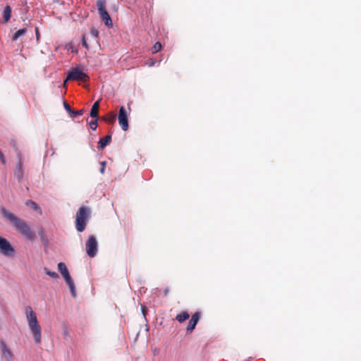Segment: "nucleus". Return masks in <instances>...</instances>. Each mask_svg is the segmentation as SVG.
Returning a JSON list of instances; mask_svg holds the SVG:
<instances>
[{"label":"nucleus","mask_w":361,"mask_h":361,"mask_svg":"<svg viewBox=\"0 0 361 361\" xmlns=\"http://www.w3.org/2000/svg\"><path fill=\"white\" fill-rule=\"evenodd\" d=\"M0 213L2 217L8 221L21 235L30 240H33L35 238V233L24 220L18 218L4 207L1 209Z\"/></svg>","instance_id":"1"},{"label":"nucleus","mask_w":361,"mask_h":361,"mask_svg":"<svg viewBox=\"0 0 361 361\" xmlns=\"http://www.w3.org/2000/svg\"><path fill=\"white\" fill-rule=\"evenodd\" d=\"M25 314L29 328L33 334L35 342L39 344L41 343L42 336L41 327L38 322L37 315L30 306L25 307Z\"/></svg>","instance_id":"2"},{"label":"nucleus","mask_w":361,"mask_h":361,"mask_svg":"<svg viewBox=\"0 0 361 361\" xmlns=\"http://www.w3.org/2000/svg\"><path fill=\"white\" fill-rule=\"evenodd\" d=\"M90 215V209L87 207H81L76 213L75 227L78 232H82L86 227Z\"/></svg>","instance_id":"3"},{"label":"nucleus","mask_w":361,"mask_h":361,"mask_svg":"<svg viewBox=\"0 0 361 361\" xmlns=\"http://www.w3.org/2000/svg\"><path fill=\"white\" fill-rule=\"evenodd\" d=\"M90 80V77L82 71L80 68H73L70 70L63 85L65 86L67 81L75 80L80 82H87Z\"/></svg>","instance_id":"4"},{"label":"nucleus","mask_w":361,"mask_h":361,"mask_svg":"<svg viewBox=\"0 0 361 361\" xmlns=\"http://www.w3.org/2000/svg\"><path fill=\"white\" fill-rule=\"evenodd\" d=\"M106 0H97V6L102 20L107 27H112V20L106 9Z\"/></svg>","instance_id":"5"},{"label":"nucleus","mask_w":361,"mask_h":361,"mask_svg":"<svg viewBox=\"0 0 361 361\" xmlns=\"http://www.w3.org/2000/svg\"><path fill=\"white\" fill-rule=\"evenodd\" d=\"M98 243L94 235H90L85 244V249L87 255L90 257H94L97 253Z\"/></svg>","instance_id":"6"},{"label":"nucleus","mask_w":361,"mask_h":361,"mask_svg":"<svg viewBox=\"0 0 361 361\" xmlns=\"http://www.w3.org/2000/svg\"><path fill=\"white\" fill-rule=\"evenodd\" d=\"M0 252L5 256H12L15 253V250L9 241L0 236Z\"/></svg>","instance_id":"7"},{"label":"nucleus","mask_w":361,"mask_h":361,"mask_svg":"<svg viewBox=\"0 0 361 361\" xmlns=\"http://www.w3.org/2000/svg\"><path fill=\"white\" fill-rule=\"evenodd\" d=\"M2 361H13V354L4 341H0Z\"/></svg>","instance_id":"8"},{"label":"nucleus","mask_w":361,"mask_h":361,"mask_svg":"<svg viewBox=\"0 0 361 361\" xmlns=\"http://www.w3.org/2000/svg\"><path fill=\"white\" fill-rule=\"evenodd\" d=\"M118 119L122 130L126 131L128 129V114L124 106H121Z\"/></svg>","instance_id":"9"},{"label":"nucleus","mask_w":361,"mask_h":361,"mask_svg":"<svg viewBox=\"0 0 361 361\" xmlns=\"http://www.w3.org/2000/svg\"><path fill=\"white\" fill-rule=\"evenodd\" d=\"M200 315L201 313L200 312H196L194 314L192 315V317L190 319L186 328L187 334H190L193 331L200 318Z\"/></svg>","instance_id":"10"},{"label":"nucleus","mask_w":361,"mask_h":361,"mask_svg":"<svg viewBox=\"0 0 361 361\" xmlns=\"http://www.w3.org/2000/svg\"><path fill=\"white\" fill-rule=\"evenodd\" d=\"M62 276H63L64 280L66 281V282L67 283V284L68 285V286L70 288L71 295L73 297H75L76 293H75L74 283L69 274V272L67 271L65 274H63Z\"/></svg>","instance_id":"11"},{"label":"nucleus","mask_w":361,"mask_h":361,"mask_svg":"<svg viewBox=\"0 0 361 361\" xmlns=\"http://www.w3.org/2000/svg\"><path fill=\"white\" fill-rule=\"evenodd\" d=\"M62 276H63L64 280L66 281V282L67 283V284L68 285V286L70 288L71 295L73 297H75L76 293H75L74 283L69 274V272L67 271L65 274H63Z\"/></svg>","instance_id":"12"},{"label":"nucleus","mask_w":361,"mask_h":361,"mask_svg":"<svg viewBox=\"0 0 361 361\" xmlns=\"http://www.w3.org/2000/svg\"><path fill=\"white\" fill-rule=\"evenodd\" d=\"M18 157H19V161L16 165V170L14 172V176L17 179L20 180L23 176V161H22V157H21L20 154H18Z\"/></svg>","instance_id":"13"},{"label":"nucleus","mask_w":361,"mask_h":361,"mask_svg":"<svg viewBox=\"0 0 361 361\" xmlns=\"http://www.w3.org/2000/svg\"><path fill=\"white\" fill-rule=\"evenodd\" d=\"M111 140V136L108 135L99 140L97 145L99 149H104Z\"/></svg>","instance_id":"14"},{"label":"nucleus","mask_w":361,"mask_h":361,"mask_svg":"<svg viewBox=\"0 0 361 361\" xmlns=\"http://www.w3.org/2000/svg\"><path fill=\"white\" fill-rule=\"evenodd\" d=\"M99 109V101L95 102L90 110V116L92 118H98V112Z\"/></svg>","instance_id":"15"},{"label":"nucleus","mask_w":361,"mask_h":361,"mask_svg":"<svg viewBox=\"0 0 361 361\" xmlns=\"http://www.w3.org/2000/svg\"><path fill=\"white\" fill-rule=\"evenodd\" d=\"M116 115L113 112H110V113L107 114L106 116H104L102 118V119L104 121H105L106 123H108L109 124L114 123L116 121Z\"/></svg>","instance_id":"16"},{"label":"nucleus","mask_w":361,"mask_h":361,"mask_svg":"<svg viewBox=\"0 0 361 361\" xmlns=\"http://www.w3.org/2000/svg\"><path fill=\"white\" fill-rule=\"evenodd\" d=\"M190 317V314L188 313V312L186 311H183L182 312H180V314H177L176 317V319L180 322V323H183L184 322L185 320H187L188 319H189Z\"/></svg>","instance_id":"17"},{"label":"nucleus","mask_w":361,"mask_h":361,"mask_svg":"<svg viewBox=\"0 0 361 361\" xmlns=\"http://www.w3.org/2000/svg\"><path fill=\"white\" fill-rule=\"evenodd\" d=\"M11 17V7L8 5H7L4 10L3 13V18L4 21L6 23L8 22Z\"/></svg>","instance_id":"18"},{"label":"nucleus","mask_w":361,"mask_h":361,"mask_svg":"<svg viewBox=\"0 0 361 361\" xmlns=\"http://www.w3.org/2000/svg\"><path fill=\"white\" fill-rule=\"evenodd\" d=\"M26 32H27L26 28L20 29L19 30H18L17 32H16L13 34L12 39L13 41H16L20 37L24 35Z\"/></svg>","instance_id":"19"},{"label":"nucleus","mask_w":361,"mask_h":361,"mask_svg":"<svg viewBox=\"0 0 361 361\" xmlns=\"http://www.w3.org/2000/svg\"><path fill=\"white\" fill-rule=\"evenodd\" d=\"M25 204L27 206V207H31L32 209H33L35 211H39L41 212V209L39 208V207L37 204L36 202H35L34 201L32 200H27L25 203Z\"/></svg>","instance_id":"20"},{"label":"nucleus","mask_w":361,"mask_h":361,"mask_svg":"<svg viewBox=\"0 0 361 361\" xmlns=\"http://www.w3.org/2000/svg\"><path fill=\"white\" fill-rule=\"evenodd\" d=\"M58 269L62 275L68 271L66 265L63 262H60L58 264Z\"/></svg>","instance_id":"21"},{"label":"nucleus","mask_w":361,"mask_h":361,"mask_svg":"<svg viewBox=\"0 0 361 361\" xmlns=\"http://www.w3.org/2000/svg\"><path fill=\"white\" fill-rule=\"evenodd\" d=\"M161 47H162V46L160 42H156L152 49V54L157 53L159 51H160L161 49Z\"/></svg>","instance_id":"22"},{"label":"nucleus","mask_w":361,"mask_h":361,"mask_svg":"<svg viewBox=\"0 0 361 361\" xmlns=\"http://www.w3.org/2000/svg\"><path fill=\"white\" fill-rule=\"evenodd\" d=\"M44 271L47 275H49V276H51L53 279H57L59 277V274L56 272L51 271L50 270H49L47 268H44Z\"/></svg>","instance_id":"23"},{"label":"nucleus","mask_w":361,"mask_h":361,"mask_svg":"<svg viewBox=\"0 0 361 361\" xmlns=\"http://www.w3.org/2000/svg\"><path fill=\"white\" fill-rule=\"evenodd\" d=\"M90 127L93 130H95L97 127V118H94V120L91 121L90 122Z\"/></svg>","instance_id":"24"},{"label":"nucleus","mask_w":361,"mask_h":361,"mask_svg":"<svg viewBox=\"0 0 361 361\" xmlns=\"http://www.w3.org/2000/svg\"><path fill=\"white\" fill-rule=\"evenodd\" d=\"M85 112V110L84 109H80V110H78V111H72L71 114H73L74 116H81L84 114Z\"/></svg>","instance_id":"25"},{"label":"nucleus","mask_w":361,"mask_h":361,"mask_svg":"<svg viewBox=\"0 0 361 361\" xmlns=\"http://www.w3.org/2000/svg\"><path fill=\"white\" fill-rule=\"evenodd\" d=\"M63 106L65 109L71 114L73 110L71 109V106L64 101L63 102Z\"/></svg>","instance_id":"26"},{"label":"nucleus","mask_w":361,"mask_h":361,"mask_svg":"<svg viewBox=\"0 0 361 361\" xmlns=\"http://www.w3.org/2000/svg\"><path fill=\"white\" fill-rule=\"evenodd\" d=\"M105 169V162L102 163V167L100 169V171L102 173H104Z\"/></svg>","instance_id":"27"},{"label":"nucleus","mask_w":361,"mask_h":361,"mask_svg":"<svg viewBox=\"0 0 361 361\" xmlns=\"http://www.w3.org/2000/svg\"><path fill=\"white\" fill-rule=\"evenodd\" d=\"M82 45H83L85 47L88 48V46H87V42H86V41H85V37H83V39H82Z\"/></svg>","instance_id":"28"},{"label":"nucleus","mask_w":361,"mask_h":361,"mask_svg":"<svg viewBox=\"0 0 361 361\" xmlns=\"http://www.w3.org/2000/svg\"><path fill=\"white\" fill-rule=\"evenodd\" d=\"M169 292V288L167 287L164 290V295H167Z\"/></svg>","instance_id":"29"},{"label":"nucleus","mask_w":361,"mask_h":361,"mask_svg":"<svg viewBox=\"0 0 361 361\" xmlns=\"http://www.w3.org/2000/svg\"><path fill=\"white\" fill-rule=\"evenodd\" d=\"M0 159L4 161V154L0 152Z\"/></svg>","instance_id":"30"},{"label":"nucleus","mask_w":361,"mask_h":361,"mask_svg":"<svg viewBox=\"0 0 361 361\" xmlns=\"http://www.w3.org/2000/svg\"><path fill=\"white\" fill-rule=\"evenodd\" d=\"M142 312H143L144 314H145V310L144 307H142Z\"/></svg>","instance_id":"31"},{"label":"nucleus","mask_w":361,"mask_h":361,"mask_svg":"<svg viewBox=\"0 0 361 361\" xmlns=\"http://www.w3.org/2000/svg\"><path fill=\"white\" fill-rule=\"evenodd\" d=\"M154 63V62L150 61V64H149V66H152Z\"/></svg>","instance_id":"32"},{"label":"nucleus","mask_w":361,"mask_h":361,"mask_svg":"<svg viewBox=\"0 0 361 361\" xmlns=\"http://www.w3.org/2000/svg\"><path fill=\"white\" fill-rule=\"evenodd\" d=\"M154 63V62L150 61V64H149V66H152Z\"/></svg>","instance_id":"33"}]
</instances>
